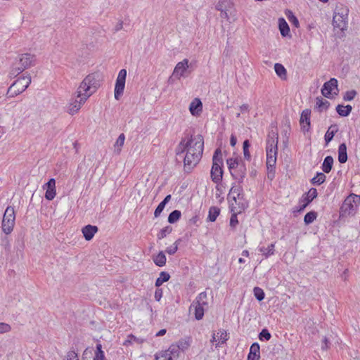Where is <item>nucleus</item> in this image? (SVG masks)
Listing matches in <instances>:
<instances>
[{
    "label": "nucleus",
    "instance_id": "nucleus-6",
    "mask_svg": "<svg viewBox=\"0 0 360 360\" xmlns=\"http://www.w3.org/2000/svg\"><path fill=\"white\" fill-rule=\"evenodd\" d=\"M31 83V77L30 75L19 77L8 88L6 96L13 98L25 91Z\"/></svg>",
    "mask_w": 360,
    "mask_h": 360
},
{
    "label": "nucleus",
    "instance_id": "nucleus-22",
    "mask_svg": "<svg viewBox=\"0 0 360 360\" xmlns=\"http://www.w3.org/2000/svg\"><path fill=\"white\" fill-rule=\"evenodd\" d=\"M347 159V146L345 143H342L338 148V160L340 163H345Z\"/></svg>",
    "mask_w": 360,
    "mask_h": 360
},
{
    "label": "nucleus",
    "instance_id": "nucleus-41",
    "mask_svg": "<svg viewBox=\"0 0 360 360\" xmlns=\"http://www.w3.org/2000/svg\"><path fill=\"white\" fill-rule=\"evenodd\" d=\"M172 231V227L170 226H167L165 228L162 229L157 235V238L158 240H162L165 238L168 234H169Z\"/></svg>",
    "mask_w": 360,
    "mask_h": 360
},
{
    "label": "nucleus",
    "instance_id": "nucleus-10",
    "mask_svg": "<svg viewBox=\"0 0 360 360\" xmlns=\"http://www.w3.org/2000/svg\"><path fill=\"white\" fill-rule=\"evenodd\" d=\"M15 214L14 207L8 206L5 210L2 220V230L6 235L11 233L15 225Z\"/></svg>",
    "mask_w": 360,
    "mask_h": 360
},
{
    "label": "nucleus",
    "instance_id": "nucleus-1",
    "mask_svg": "<svg viewBox=\"0 0 360 360\" xmlns=\"http://www.w3.org/2000/svg\"><path fill=\"white\" fill-rule=\"evenodd\" d=\"M204 148L203 136L200 134L191 136L186 141L183 139L176 148V160L184 162V171L187 173L198 164L202 158Z\"/></svg>",
    "mask_w": 360,
    "mask_h": 360
},
{
    "label": "nucleus",
    "instance_id": "nucleus-63",
    "mask_svg": "<svg viewBox=\"0 0 360 360\" xmlns=\"http://www.w3.org/2000/svg\"><path fill=\"white\" fill-rule=\"evenodd\" d=\"M241 112L248 111L249 109V105L248 104H243L240 107Z\"/></svg>",
    "mask_w": 360,
    "mask_h": 360
},
{
    "label": "nucleus",
    "instance_id": "nucleus-29",
    "mask_svg": "<svg viewBox=\"0 0 360 360\" xmlns=\"http://www.w3.org/2000/svg\"><path fill=\"white\" fill-rule=\"evenodd\" d=\"M329 105L330 103L327 100H324L321 97H317L316 98V108H317L320 112L326 110Z\"/></svg>",
    "mask_w": 360,
    "mask_h": 360
},
{
    "label": "nucleus",
    "instance_id": "nucleus-48",
    "mask_svg": "<svg viewBox=\"0 0 360 360\" xmlns=\"http://www.w3.org/2000/svg\"><path fill=\"white\" fill-rule=\"evenodd\" d=\"M137 342V343H140L141 342L139 341V338H137L136 337H135L134 335H133L132 334H130L127 336V338L126 340H124V342H123V345L124 346H128L131 344H132V342Z\"/></svg>",
    "mask_w": 360,
    "mask_h": 360
},
{
    "label": "nucleus",
    "instance_id": "nucleus-32",
    "mask_svg": "<svg viewBox=\"0 0 360 360\" xmlns=\"http://www.w3.org/2000/svg\"><path fill=\"white\" fill-rule=\"evenodd\" d=\"M274 70L276 75L282 79H285L287 76L286 69L282 64L276 63L274 65Z\"/></svg>",
    "mask_w": 360,
    "mask_h": 360
},
{
    "label": "nucleus",
    "instance_id": "nucleus-5",
    "mask_svg": "<svg viewBox=\"0 0 360 360\" xmlns=\"http://www.w3.org/2000/svg\"><path fill=\"white\" fill-rule=\"evenodd\" d=\"M222 154L219 148L215 150L212 157V166L210 172L212 181L215 184H219L223 176Z\"/></svg>",
    "mask_w": 360,
    "mask_h": 360
},
{
    "label": "nucleus",
    "instance_id": "nucleus-45",
    "mask_svg": "<svg viewBox=\"0 0 360 360\" xmlns=\"http://www.w3.org/2000/svg\"><path fill=\"white\" fill-rule=\"evenodd\" d=\"M169 353L162 351L155 355V360H172Z\"/></svg>",
    "mask_w": 360,
    "mask_h": 360
},
{
    "label": "nucleus",
    "instance_id": "nucleus-43",
    "mask_svg": "<svg viewBox=\"0 0 360 360\" xmlns=\"http://www.w3.org/2000/svg\"><path fill=\"white\" fill-rule=\"evenodd\" d=\"M250 143L248 140H245L243 144L244 158L247 160H250L251 155L249 151Z\"/></svg>",
    "mask_w": 360,
    "mask_h": 360
},
{
    "label": "nucleus",
    "instance_id": "nucleus-17",
    "mask_svg": "<svg viewBox=\"0 0 360 360\" xmlns=\"http://www.w3.org/2000/svg\"><path fill=\"white\" fill-rule=\"evenodd\" d=\"M43 188L46 189L45 198L49 200H53L56 195V180L53 178L49 179V181L43 186Z\"/></svg>",
    "mask_w": 360,
    "mask_h": 360
},
{
    "label": "nucleus",
    "instance_id": "nucleus-36",
    "mask_svg": "<svg viewBox=\"0 0 360 360\" xmlns=\"http://www.w3.org/2000/svg\"><path fill=\"white\" fill-rule=\"evenodd\" d=\"M176 345H177L178 348L181 352H184L191 345L190 339L189 338H184L179 340Z\"/></svg>",
    "mask_w": 360,
    "mask_h": 360
},
{
    "label": "nucleus",
    "instance_id": "nucleus-35",
    "mask_svg": "<svg viewBox=\"0 0 360 360\" xmlns=\"http://www.w3.org/2000/svg\"><path fill=\"white\" fill-rule=\"evenodd\" d=\"M326 175L322 172H317L316 176L311 179V183L314 185H321L325 182Z\"/></svg>",
    "mask_w": 360,
    "mask_h": 360
},
{
    "label": "nucleus",
    "instance_id": "nucleus-21",
    "mask_svg": "<svg viewBox=\"0 0 360 360\" xmlns=\"http://www.w3.org/2000/svg\"><path fill=\"white\" fill-rule=\"evenodd\" d=\"M260 347L257 342L252 344L250 348V352L248 356V360H259Z\"/></svg>",
    "mask_w": 360,
    "mask_h": 360
},
{
    "label": "nucleus",
    "instance_id": "nucleus-34",
    "mask_svg": "<svg viewBox=\"0 0 360 360\" xmlns=\"http://www.w3.org/2000/svg\"><path fill=\"white\" fill-rule=\"evenodd\" d=\"M166 256L162 251H160L156 256L153 257L154 263L158 266H163L166 264Z\"/></svg>",
    "mask_w": 360,
    "mask_h": 360
},
{
    "label": "nucleus",
    "instance_id": "nucleus-15",
    "mask_svg": "<svg viewBox=\"0 0 360 360\" xmlns=\"http://www.w3.org/2000/svg\"><path fill=\"white\" fill-rule=\"evenodd\" d=\"M89 97V94L82 95L79 97V100L75 99L71 101L68 106V112L70 115H75L77 113Z\"/></svg>",
    "mask_w": 360,
    "mask_h": 360
},
{
    "label": "nucleus",
    "instance_id": "nucleus-7",
    "mask_svg": "<svg viewBox=\"0 0 360 360\" xmlns=\"http://www.w3.org/2000/svg\"><path fill=\"white\" fill-rule=\"evenodd\" d=\"M349 9L341 5L337 6L333 15V25L334 27L339 28L342 32L347 30L348 24Z\"/></svg>",
    "mask_w": 360,
    "mask_h": 360
},
{
    "label": "nucleus",
    "instance_id": "nucleus-57",
    "mask_svg": "<svg viewBox=\"0 0 360 360\" xmlns=\"http://www.w3.org/2000/svg\"><path fill=\"white\" fill-rule=\"evenodd\" d=\"M94 360H106L105 354H95V356L94 357Z\"/></svg>",
    "mask_w": 360,
    "mask_h": 360
},
{
    "label": "nucleus",
    "instance_id": "nucleus-14",
    "mask_svg": "<svg viewBox=\"0 0 360 360\" xmlns=\"http://www.w3.org/2000/svg\"><path fill=\"white\" fill-rule=\"evenodd\" d=\"M247 168L243 161L240 160V163L231 172V176L238 181L239 184L242 183L246 176Z\"/></svg>",
    "mask_w": 360,
    "mask_h": 360
},
{
    "label": "nucleus",
    "instance_id": "nucleus-33",
    "mask_svg": "<svg viewBox=\"0 0 360 360\" xmlns=\"http://www.w3.org/2000/svg\"><path fill=\"white\" fill-rule=\"evenodd\" d=\"M165 352H167V353L169 354V356H171V359L172 360L178 359V357L179 356V354L181 352L176 343L170 345L169 349L167 350H165Z\"/></svg>",
    "mask_w": 360,
    "mask_h": 360
},
{
    "label": "nucleus",
    "instance_id": "nucleus-58",
    "mask_svg": "<svg viewBox=\"0 0 360 360\" xmlns=\"http://www.w3.org/2000/svg\"><path fill=\"white\" fill-rule=\"evenodd\" d=\"M236 142H237L236 137L233 134H232L231 136V138H230V144H231V146H233V147L235 146L236 144Z\"/></svg>",
    "mask_w": 360,
    "mask_h": 360
},
{
    "label": "nucleus",
    "instance_id": "nucleus-37",
    "mask_svg": "<svg viewBox=\"0 0 360 360\" xmlns=\"http://www.w3.org/2000/svg\"><path fill=\"white\" fill-rule=\"evenodd\" d=\"M170 276L165 271H162L160 274V276L156 279L155 286L159 287L162 285L165 282L169 281Z\"/></svg>",
    "mask_w": 360,
    "mask_h": 360
},
{
    "label": "nucleus",
    "instance_id": "nucleus-53",
    "mask_svg": "<svg viewBox=\"0 0 360 360\" xmlns=\"http://www.w3.org/2000/svg\"><path fill=\"white\" fill-rule=\"evenodd\" d=\"M66 360H79L77 354L75 351H70L66 355Z\"/></svg>",
    "mask_w": 360,
    "mask_h": 360
},
{
    "label": "nucleus",
    "instance_id": "nucleus-12",
    "mask_svg": "<svg viewBox=\"0 0 360 360\" xmlns=\"http://www.w3.org/2000/svg\"><path fill=\"white\" fill-rule=\"evenodd\" d=\"M338 80L335 78H331L329 81L325 82L321 89V94L326 98H331L332 92L334 95H338Z\"/></svg>",
    "mask_w": 360,
    "mask_h": 360
},
{
    "label": "nucleus",
    "instance_id": "nucleus-38",
    "mask_svg": "<svg viewBox=\"0 0 360 360\" xmlns=\"http://www.w3.org/2000/svg\"><path fill=\"white\" fill-rule=\"evenodd\" d=\"M181 216V212L179 210H175L172 211L168 216V222L174 224L179 220Z\"/></svg>",
    "mask_w": 360,
    "mask_h": 360
},
{
    "label": "nucleus",
    "instance_id": "nucleus-49",
    "mask_svg": "<svg viewBox=\"0 0 360 360\" xmlns=\"http://www.w3.org/2000/svg\"><path fill=\"white\" fill-rule=\"evenodd\" d=\"M289 14L287 15L288 20L296 27H299V20L297 18L296 16L294 15V14L291 11H288Z\"/></svg>",
    "mask_w": 360,
    "mask_h": 360
},
{
    "label": "nucleus",
    "instance_id": "nucleus-11",
    "mask_svg": "<svg viewBox=\"0 0 360 360\" xmlns=\"http://www.w3.org/2000/svg\"><path fill=\"white\" fill-rule=\"evenodd\" d=\"M127 77V70L122 69L117 75L115 86V98L119 100L120 97L123 94L125 81Z\"/></svg>",
    "mask_w": 360,
    "mask_h": 360
},
{
    "label": "nucleus",
    "instance_id": "nucleus-30",
    "mask_svg": "<svg viewBox=\"0 0 360 360\" xmlns=\"http://www.w3.org/2000/svg\"><path fill=\"white\" fill-rule=\"evenodd\" d=\"M338 128L337 125H331L328 131H326L324 139L326 144H328L330 141L333 139L335 134L338 131Z\"/></svg>",
    "mask_w": 360,
    "mask_h": 360
},
{
    "label": "nucleus",
    "instance_id": "nucleus-46",
    "mask_svg": "<svg viewBox=\"0 0 360 360\" xmlns=\"http://www.w3.org/2000/svg\"><path fill=\"white\" fill-rule=\"evenodd\" d=\"M356 94L357 93L355 90L347 91L345 92L343 99L346 101H352L355 98Z\"/></svg>",
    "mask_w": 360,
    "mask_h": 360
},
{
    "label": "nucleus",
    "instance_id": "nucleus-55",
    "mask_svg": "<svg viewBox=\"0 0 360 360\" xmlns=\"http://www.w3.org/2000/svg\"><path fill=\"white\" fill-rule=\"evenodd\" d=\"M162 297V289H156V290L155 292V295H154L155 300L156 301L159 302L161 300Z\"/></svg>",
    "mask_w": 360,
    "mask_h": 360
},
{
    "label": "nucleus",
    "instance_id": "nucleus-25",
    "mask_svg": "<svg viewBox=\"0 0 360 360\" xmlns=\"http://www.w3.org/2000/svg\"><path fill=\"white\" fill-rule=\"evenodd\" d=\"M278 26L281 32V34L283 37H286L290 33V27L287 22L284 18H281L278 20Z\"/></svg>",
    "mask_w": 360,
    "mask_h": 360
},
{
    "label": "nucleus",
    "instance_id": "nucleus-42",
    "mask_svg": "<svg viewBox=\"0 0 360 360\" xmlns=\"http://www.w3.org/2000/svg\"><path fill=\"white\" fill-rule=\"evenodd\" d=\"M240 163V160L239 161L237 158H229L226 160V164L228 165V168L230 171V173L233 172L234 169Z\"/></svg>",
    "mask_w": 360,
    "mask_h": 360
},
{
    "label": "nucleus",
    "instance_id": "nucleus-26",
    "mask_svg": "<svg viewBox=\"0 0 360 360\" xmlns=\"http://www.w3.org/2000/svg\"><path fill=\"white\" fill-rule=\"evenodd\" d=\"M352 110V107L350 105H338L336 107V111L339 114V115L342 117L348 116Z\"/></svg>",
    "mask_w": 360,
    "mask_h": 360
},
{
    "label": "nucleus",
    "instance_id": "nucleus-16",
    "mask_svg": "<svg viewBox=\"0 0 360 360\" xmlns=\"http://www.w3.org/2000/svg\"><path fill=\"white\" fill-rule=\"evenodd\" d=\"M310 115L311 110L309 109L304 110L300 116V124L302 131H309L310 129Z\"/></svg>",
    "mask_w": 360,
    "mask_h": 360
},
{
    "label": "nucleus",
    "instance_id": "nucleus-4",
    "mask_svg": "<svg viewBox=\"0 0 360 360\" xmlns=\"http://www.w3.org/2000/svg\"><path fill=\"white\" fill-rule=\"evenodd\" d=\"M35 58L30 53H22L18 56V59L13 63L10 74L13 77H17L25 69L34 65Z\"/></svg>",
    "mask_w": 360,
    "mask_h": 360
},
{
    "label": "nucleus",
    "instance_id": "nucleus-8",
    "mask_svg": "<svg viewBox=\"0 0 360 360\" xmlns=\"http://www.w3.org/2000/svg\"><path fill=\"white\" fill-rule=\"evenodd\" d=\"M207 295L205 292H200L190 306V311L194 310L196 320H201L203 318L205 307H207Z\"/></svg>",
    "mask_w": 360,
    "mask_h": 360
},
{
    "label": "nucleus",
    "instance_id": "nucleus-18",
    "mask_svg": "<svg viewBox=\"0 0 360 360\" xmlns=\"http://www.w3.org/2000/svg\"><path fill=\"white\" fill-rule=\"evenodd\" d=\"M248 207V204L246 202L242 203L241 206L240 207V210L237 212L235 211V207H233V205L230 206L231 212H232L231 219H230V226L233 229H234L236 226L238 224V220L237 218V214L240 213L242 211H243L246 207Z\"/></svg>",
    "mask_w": 360,
    "mask_h": 360
},
{
    "label": "nucleus",
    "instance_id": "nucleus-59",
    "mask_svg": "<svg viewBox=\"0 0 360 360\" xmlns=\"http://www.w3.org/2000/svg\"><path fill=\"white\" fill-rule=\"evenodd\" d=\"M104 354V352L102 350V345L98 343L96 345V350L95 352V354Z\"/></svg>",
    "mask_w": 360,
    "mask_h": 360
},
{
    "label": "nucleus",
    "instance_id": "nucleus-31",
    "mask_svg": "<svg viewBox=\"0 0 360 360\" xmlns=\"http://www.w3.org/2000/svg\"><path fill=\"white\" fill-rule=\"evenodd\" d=\"M275 244L271 243L267 248L260 247L259 248V252H260L263 255L265 256L266 258L269 257L271 255L274 254L275 251Z\"/></svg>",
    "mask_w": 360,
    "mask_h": 360
},
{
    "label": "nucleus",
    "instance_id": "nucleus-52",
    "mask_svg": "<svg viewBox=\"0 0 360 360\" xmlns=\"http://www.w3.org/2000/svg\"><path fill=\"white\" fill-rule=\"evenodd\" d=\"M11 327L9 324L6 323H0V334L11 331Z\"/></svg>",
    "mask_w": 360,
    "mask_h": 360
},
{
    "label": "nucleus",
    "instance_id": "nucleus-24",
    "mask_svg": "<svg viewBox=\"0 0 360 360\" xmlns=\"http://www.w3.org/2000/svg\"><path fill=\"white\" fill-rule=\"evenodd\" d=\"M333 165V158L332 156L328 155L326 156L323 160V162L322 164L321 169L325 173H329Z\"/></svg>",
    "mask_w": 360,
    "mask_h": 360
},
{
    "label": "nucleus",
    "instance_id": "nucleus-13",
    "mask_svg": "<svg viewBox=\"0 0 360 360\" xmlns=\"http://www.w3.org/2000/svg\"><path fill=\"white\" fill-rule=\"evenodd\" d=\"M188 60L185 58L182 61L179 62L173 71L172 76L179 79L181 77H185L186 73L189 68Z\"/></svg>",
    "mask_w": 360,
    "mask_h": 360
},
{
    "label": "nucleus",
    "instance_id": "nucleus-50",
    "mask_svg": "<svg viewBox=\"0 0 360 360\" xmlns=\"http://www.w3.org/2000/svg\"><path fill=\"white\" fill-rule=\"evenodd\" d=\"M271 337V333L266 328L263 329L259 335V340H270Z\"/></svg>",
    "mask_w": 360,
    "mask_h": 360
},
{
    "label": "nucleus",
    "instance_id": "nucleus-61",
    "mask_svg": "<svg viewBox=\"0 0 360 360\" xmlns=\"http://www.w3.org/2000/svg\"><path fill=\"white\" fill-rule=\"evenodd\" d=\"M198 219H199L198 216L195 215V216L193 217L191 219H190L189 222H190V224H196Z\"/></svg>",
    "mask_w": 360,
    "mask_h": 360
},
{
    "label": "nucleus",
    "instance_id": "nucleus-39",
    "mask_svg": "<svg viewBox=\"0 0 360 360\" xmlns=\"http://www.w3.org/2000/svg\"><path fill=\"white\" fill-rule=\"evenodd\" d=\"M219 333L220 335L218 337V342L216 344V347H220L221 345L225 343L229 338L228 333L225 330H221L218 334Z\"/></svg>",
    "mask_w": 360,
    "mask_h": 360
},
{
    "label": "nucleus",
    "instance_id": "nucleus-47",
    "mask_svg": "<svg viewBox=\"0 0 360 360\" xmlns=\"http://www.w3.org/2000/svg\"><path fill=\"white\" fill-rule=\"evenodd\" d=\"M180 241V239L177 240L172 245L168 247L165 252L169 254V255H174L176 253V252L178 250V244H179V242Z\"/></svg>",
    "mask_w": 360,
    "mask_h": 360
},
{
    "label": "nucleus",
    "instance_id": "nucleus-44",
    "mask_svg": "<svg viewBox=\"0 0 360 360\" xmlns=\"http://www.w3.org/2000/svg\"><path fill=\"white\" fill-rule=\"evenodd\" d=\"M253 292H254V295H255V298L258 301H262L264 299L265 294H264V290L262 288H260L259 287H255L253 289Z\"/></svg>",
    "mask_w": 360,
    "mask_h": 360
},
{
    "label": "nucleus",
    "instance_id": "nucleus-40",
    "mask_svg": "<svg viewBox=\"0 0 360 360\" xmlns=\"http://www.w3.org/2000/svg\"><path fill=\"white\" fill-rule=\"evenodd\" d=\"M317 217V213L314 211H311L307 212L304 217V221L305 224L308 225L311 224Z\"/></svg>",
    "mask_w": 360,
    "mask_h": 360
},
{
    "label": "nucleus",
    "instance_id": "nucleus-54",
    "mask_svg": "<svg viewBox=\"0 0 360 360\" xmlns=\"http://www.w3.org/2000/svg\"><path fill=\"white\" fill-rule=\"evenodd\" d=\"M330 346V340L328 337H324L322 340V349H327Z\"/></svg>",
    "mask_w": 360,
    "mask_h": 360
},
{
    "label": "nucleus",
    "instance_id": "nucleus-64",
    "mask_svg": "<svg viewBox=\"0 0 360 360\" xmlns=\"http://www.w3.org/2000/svg\"><path fill=\"white\" fill-rule=\"evenodd\" d=\"M165 333H166V329H161L160 330H159L157 333L156 336H162V335H164Z\"/></svg>",
    "mask_w": 360,
    "mask_h": 360
},
{
    "label": "nucleus",
    "instance_id": "nucleus-3",
    "mask_svg": "<svg viewBox=\"0 0 360 360\" xmlns=\"http://www.w3.org/2000/svg\"><path fill=\"white\" fill-rule=\"evenodd\" d=\"M278 134L271 131L268 134L266 140V167L267 169L275 168L278 153Z\"/></svg>",
    "mask_w": 360,
    "mask_h": 360
},
{
    "label": "nucleus",
    "instance_id": "nucleus-27",
    "mask_svg": "<svg viewBox=\"0 0 360 360\" xmlns=\"http://www.w3.org/2000/svg\"><path fill=\"white\" fill-rule=\"evenodd\" d=\"M125 140V136L124 134H120L118 136L117 141H115L114 144V153L117 155H119L121 152L122 147L123 146Z\"/></svg>",
    "mask_w": 360,
    "mask_h": 360
},
{
    "label": "nucleus",
    "instance_id": "nucleus-19",
    "mask_svg": "<svg viewBox=\"0 0 360 360\" xmlns=\"http://www.w3.org/2000/svg\"><path fill=\"white\" fill-rule=\"evenodd\" d=\"M98 231V229L96 226L90 224L84 226L82 229L84 238L86 240H91Z\"/></svg>",
    "mask_w": 360,
    "mask_h": 360
},
{
    "label": "nucleus",
    "instance_id": "nucleus-56",
    "mask_svg": "<svg viewBox=\"0 0 360 360\" xmlns=\"http://www.w3.org/2000/svg\"><path fill=\"white\" fill-rule=\"evenodd\" d=\"M123 28V22L120 20L114 27V32H117Z\"/></svg>",
    "mask_w": 360,
    "mask_h": 360
},
{
    "label": "nucleus",
    "instance_id": "nucleus-2",
    "mask_svg": "<svg viewBox=\"0 0 360 360\" xmlns=\"http://www.w3.org/2000/svg\"><path fill=\"white\" fill-rule=\"evenodd\" d=\"M102 80V75L100 72H93L88 75L80 84L77 91V97L82 95L93 94L100 86Z\"/></svg>",
    "mask_w": 360,
    "mask_h": 360
},
{
    "label": "nucleus",
    "instance_id": "nucleus-20",
    "mask_svg": "<svg viewBox=\"0 0 360 360\" xmlns=\"http://www.w3.org/2000/svg\"><path fill=\"white\" fill-rule=\"evenodd\" d=\"M189 110L192 115H198L202 110V103L199 98H195L191 103Z\"/></svg>",
    "mask_w": 360,
    "mask_h": 360
},
{
    "label": "nucleus",
    "instance_id": "nucleus-28",
    "mask_svg": "<svg viewBox=\"0 0 360 360\" xmlns=\"http://www.w3.org/2000/svg\"><path fill=\"white\" fill-rule=\"evenodd\" d=\"M220 214V209L217 207L212 206L210 207L208 216H207V221L214 222L216 221L217 217Z\"/></svg>",
    "mask_w": 360,
    "mask_h": 360
},
{
    "label": "nucleus",
    "instance_id": "nucleus-62",
    "mask_svg": "<svg viewBox=\"0 0 360 360\" xmlns=\"http://www.w3.org/2000/svg\"><path fill=\"white\" fill-rule=\"evenodd\" d=\"M172 198V195L170 194L166 195L164 200L162 201L164 204L167 205Z\"/></svg>",
    "mask_w": 360,
    "mask_h": 360
},
{
    "label": "nucleus",
    "instance_id": "nucleus-60",
    "mask_svg": "<svg viewBox=\"0 0 360 360\" xmlns=\"http://www.w3.org/2000/svg\"><path fill=\"white\" fill-rule=\"evenodd\" d=\"M268 173V178L272 179L274 177V168H270Z\"/></svg>",
    "mask_w": 360,
    "mask_h": 360
},
{
    "label": "nucleus",
    "instance_id": "nucleus-9",
    "mask_svg": "<svg viewBox=\"0 0 360 360\" xmlns=\"http://www.w3.org/2000/svg\"><path fill=\"white\" fill-rule=\"evenodd\" d=\"M357 198L358 195L352 194L345 198L340 209V218L347 217L356 213L357 205L354 199Z\"/></svg>",
    "mask_w": 360,
    "mask_h": 360
},
{
    "label": "nucleus",
    "instance_id": "nucleus-51",
    "mask_svg": "<svg viewBox=\"0 0 360 360\" xmlns=\"http://www.w3.org/2000/svg\"><path fill=\"white\" fill-rule=\"evenodd\" d=\"M165 204H164L162 202H161L158 205V207H156L155 212H154V216L155 217H158L162 212L163 211V210L165 209Z\"/></svg>",
    "mask_w": 360,
    "mask_h": 360
},
{
    "label": "nucleus",
    "instance_id": "nucleus-23",
    "mask_svg": "<svg viewBox=\"0 0 360 360\" xmlns=\"http://www.w3.org/2000/svg\"><path fill=\"white\" fill-rule=\"evenodd\" d=\"M317 190L315 188H311L307 193L303 195L302 200L303 202H306V204H309L314 198L317 197Z\"/></svg>",
    "mask_w": 360,
    "mask_h": 360
}]
</instances>
